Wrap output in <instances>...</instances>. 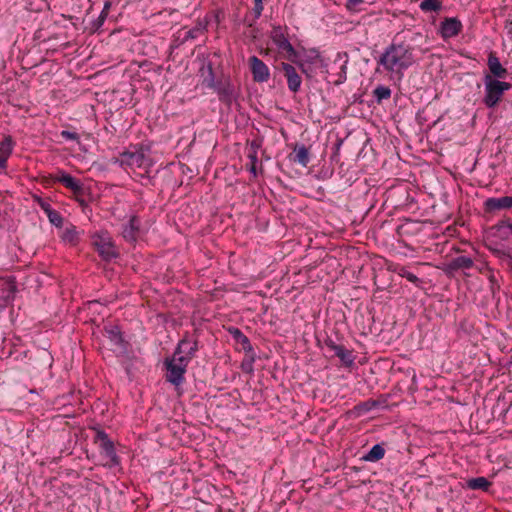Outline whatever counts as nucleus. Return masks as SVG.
Listing matches in <instances>:
<instances>
[{
    "label": "nucleus",
    "instance_id": "ea45409f",
    "mask_svg": "<svg viewBox=\"0 0 512 512\" xmlns=\"http://www.w3.org/2000/svg\"><path fill=\"white\" fill-rule=\"evenodd\" d=\"M46 216L52 225L56 226L57 228H62L63 217L61 216V214L58 211H56V210L50 211L49 214H47Z\"/></svg>",
    "mask_w": 512,
    "mask_h": 512
},
{
    "label": "nucleus",
    "instance_id": "58836bf2",
    "mask_svg": "<svg viewBox=\"0 0 512 512\" xmlns=\"http://www.w3.org/2000/svg\"><path fill=\"white\" fill-rule=\"evenodd\" d=\"M293 154H295L293 160H306L308 158V154H309L308 148L303 144L297 145L294 148L293 153L290 154V156H292Z\"/></svg>",
    "mask_w": 512,
    "mask_h": 512
},
{
    "label": "nucleus",
    "instance_id": "6e6552de",
    "mask_svg": "<svg viewBox=\"0 0 512 512\" xmlns=\"http://www.w3.org/2000/svg\"><path fill=\"white\" fill-rule=\"evenodd\" d=\"M211 89L217 93L219 101L223 103L227 108H231L232 103L239 97L238 90L232 84L229 78L225 80H218V83L215 84V87H212Z\"/></svg>",
    "mask_w": 512,
    "mask_h": 512
},
{
    "label": "nucleus",
    "instance_id": "1a4fd4ad",
    "mask_svg": "<svg viewBox=\"0 0 512 512\" xmlns=\"http://www.w3.org/2000/svg\"><path fill=\"white\" fill-rule=\"evenodd\" d=\"M299 165L300 168L297 169V173L302 174H311L313 177L317 179H327L332 176L334 168L332 167V162H323V165L320 167L321 162L317 164H313L308 166L309 162H294Z\"/></svg>",
    "mask_w": 512,
    "mask_h": 512
},
{
    "label": "nucleus",
    "instance_id": "4468645a",
    "mask_svg": "<svg viewBox=\"0 0 512 512\" xmlns=\"http://www.w3.org/2000/svg\"><path fill=\"white\" fill-rule=\"evenodd\" d=\"M17 292L15 278L12 276L0 275V301L7 305L14 301Z\"/></svg>",
    "mask_w": 512,
    "mask_h": 512
},
{
    "label": "nucleus",
    "instance_id": "79ce46f5",
    "mask_svg": "<svg viewBox=\"0 0 512 512\" xmlns=\"http://www.w3.org/2000/svg\"><path fill=\"white\" fill-rule=\"evenodd\" d=\"M258 162H250V163H247L245 168L246 170H248L251 175L256 178L257 175H258V166H257ZM260 164V171H262V162H259Z\"/></svg>",
    "mask_w": 512,
    "mask_h": 512
},
{
    "label": "nucleus",
    "instance_id": "bf43d9fd",
    "mask_svg": "<svg viewBox=\"0 0 512 512\" xmlns=\"http://www.w3.org/2000/svg\"><path fill=\"white\" fill-rule=\"evenodd\" d=\"M255 2H264L265 0H254Z\"/></svg>",
    "mask_w": 512,
    "mask_h": 512
},
{
    "label": "nucleus",
    "instance_id": "4d7b16f0",
    "mask_svg": "<svg viewBox=\"0 0 512 512\" xmlns=\"http://www.w3.org/2000/svg\"><path fill=\"white\" fill-rule=\"evenodd\" d=\"M506 28L508 29V33H512V28H508V26H506Z\"/></svg>",
    "mask_w": 512,
    "mask_h": 512
},
{
    "label": "nucleus",
    "instance_id": "5fc2aeb1",
    "mask_svg": "<svg viewBox=\"0 0 512 512\" xmlns=\"http://www.w3.org/2000/svg\"><path fill=\"white\" fill-rule=\"evenodd\" d=\"M7 168V162H0V170H5Z\"/></svg>",
    "mask_w": 512,
    "mask_h": 512
},
{
    "label": "nucleus",
    "instance_id": "423d86ee",
    "mask_svg": "<svg viewBox=\"0 0 512 512\" xmlns=\"http://www.w3.org/2000/svg\"><path fill=\"white\" fill-rule=\"evenodd\" d=\"M92 245L95 247L100 257L105 261H110L119 256L112 237L107 231L94 233L92 235Z\"/></svg>",
    "mask_w": 512,
    "mask_h": 512
},
{
    "label": "nucleus",
    "instance_id": "412c9836",
    "mask_svg": "<svg viewBox=\"0 0 512 512\" xmlns=\"http://www.w3.org/2000/svg\"><path fill=\"white\" fill-rule=\"evenodd\" d=\"M487 65L490 71L489 76L497 80L506 78L508 71L502 66L495 52L491 51L489 53Z\"/></svg>",
    "mask_w": 512,
    "mask_h": 512
},
{
    "label": "nucleus",
    "instance_id": "7c9ffc66",
    "mask_svg": "<svg viewBox=\"0 0 512 512\" xmlns=\"http://www.w3.org/2000/svg\"><path fill=\"white\" fill-rule=\"evenodd\" d=\"M206 30L205 26H202L200 23L198 25H196L195 27L187 30V31H184L183 33V40L186 42H188L189 40H194L196 38H198L201 34L204 33V31Z\"/></svg>",
    "mask_w": 512,
    "mask_h": 512
},
{
    "label": "nucleus",
    "instance_id": "cd10ccee",
    "mask_svg": "<svg viewBox=\"0 0 512 512\" xmlns=\"http://www.w3.org/2000/svg\"><path fill=\"white\" fill-rule=\"evenodd\" d=\"M491 483L485 477L471 478L466 481V487L472 490L487 491Z\"/></svg>",
    "mask_w": 512,
    "mask_h": 512
},
{
    "label": "nucleus",
    "instance_id": "0eeeda50",
    "mask_svg": "<svg viewBox=\"0 0 512 512\" xmlns=\"http://www.w3.org/2000/svg\"><path fill=\"white\" fill-rule=\"evenodd\" d=\"M93 430L95 431L94 443L98 444L101 454L105 455L113 465H118L120 461L114 442L104 430L99 428H93Z\"/></svg>",
    "mask_w": 512,
    "mask_h": 512
},
{
    "label": "nucleus",
    "instance_id": "393cba45",
    "mask_svg": "<svg viewBox=\"0 0 512 512\" xmlns=\"http://www.w3.org/2000/svg\"><path fill=\"white\" fill-rule=\"evenodd\" d=\"M229 332L234 338V340L237 343L241 344L244 352H251V350H254L249 338L245 334H243V332L240 329L230 328Z\"/></svg>",
    "mask_w": 512,
    "mask_h": 512
},
{
    "label": "nucleus",
    "instance_id": "7ed1b4c3",
    "mask_svg": "<svg viewBox=\"0 0 512 512\" xmlns=\"http://www.w3.org/2000/svg\"><path fill=\"white\" fill-rule=\"evenodd\" d=\"M189 363L183 358H179L173 354L172 357L166 358L164 366L166 368L165 379L178 390L185 382V373Z\"/></svg>",
    "mask_w": 512,
    "mask_h": 512
},
{
    "label": "nucleus",
    "instance_id": "ddd939ff",
    "mask_svg": "<svg viewBox=\"0 0 512 512\" xmlns=\"http://www.w3.org/2000/svg\"><path fill=\"white\" fill-rule=\"evenodd\" d=\"M248 62L254 82L264 83L269 80V68L261 59H259L257 56H251Z\"/></svg>",
    "mask_w": 512,
    "mask_h": 512
},
{
    "label": "nucleus",
    "instance_id": "a19ab883",
    "mask_svg": "<svg viewBox=\"0 0 512 512\" xmlns=\"http://www.w3.org/2000/svg\"><path fill=\"white\" fill-rule=\"evenodd\" d=\"M325 345L327 348H329L331 351L334 352L335 356L338 357L342 349L344 348L343 345L336 344L332 339L328 338L325 340Z\"/></svg>",
    "mask_w": 512,
    "mask_h": 512
},
{
    "label": "nucleus",
    "instance_id": "39448f33",
    "mask_svg": "<svg viewBox=\"0 0 512 512\" xmlns=\"http://www.w3.org/2000/svg\"><path fill=\"white\" fill-rule=\"evenodd\" d=\"M484 82L486 94L483 101L488 108L494 107L500 101L504 91L511 88L510 83L499 81L489 75H485Z\"/></svg>",
    "mask_w": 512,
    "mask_h": 512
},
{
    "label": "nucleus",
    "instance_id": "8fccbe9b",
    "mask_svg": "<svg viewBox=\"0 0 512 512\" xmlns=\"http://www.w3.org/2000/svg\"><path fill=\"white\" fill-rule=\"evenodd\" d=\"M92 167H95L96 170L98 171H102L103 170V166L100 162H93V165L89 168V170L92 169Z\"/></svg>",
    "mask_w": 512,
    "mask_h": 512
},
{
    "label": "nucleus",
    "instance_id": "a878e982",
    "mask_svg": "<svg viewBox=\"0 0 512 512\" xmlns=\"http://www.w3.org/2000/svg\"><path fill=\"white\" fill-rule=\"evenodd\" d=\"M385 455V449L383 444H375L371 449L361 457V460L366 462H377L381 460Z\"/></svg>",
    "mask_w": 512,
    "mask_h": 512
},
{
    "label": "nucleus",
    "instance_id": "a211bd4d",
    "mask_svg": "<svg viewBox=\"0 0 512 512\" xmlns=\"http://www.w3.org/2000/svg\"><path fill=\"white\" fill-rule=\"evenodd\" d=\"M199 76L201 77L202 86L211 89L215 87L218 80L215 79V72L211 61L204 60L199 68Z\"/></svg>",
    "mask_w": 512,
    "mask_h": 512
},
{
    "label": "nucleus",
    "instance_id": "a18cd8bd",
    "mask_svg": "<svg viewBox=\"0 0 512 512\" xmlns=\"http://www.w3.org/2000/svg\"><path fill=\"white\" fill-rule=\"evenodd\" d=\"M182 37L183 36H181V31H179L178 35L173 39L170 48L176 49V48L180 47L181 45L185 44V41L183 40Z\"/></svg>",
    "mask_w": 512,
    "mask_h": 512
},
{
    "label": "nucleus",
    "instance_id": "4be33fe9",
    "mask_svg": "<svg viewBox=\"0 0 512 512\" xmlns=\"http://www.w3.org/2000/svg\"><path fill=\"white\" fill-rule=\"evenodd\" d=\"M140 222L136 216L130 217L127 223L123 224L121 234L127 242H135L138 237Z\"/></svg>",
    "mask_w": 512,
    "mask_h": 512
},
{
    "label": "nucleus",
    "instance_id": "13d9d810",
    "mask_svg": "<svg viewBox=\"0 0 512 512\" xmlns=\"http://www.w3.org/2000/svg\"><path fill=\"white\" fill-rule=\"evenodd\" d=\"M345 162H341L340 169H343Z\"/></svg>",
    "mask_w": 512,
    "mask_h": 512
},
{
    "label": "nucleus",
    "instance_id": "2f4dec72",
    "mask_svg": "<svg viewBox=\"0 0 512 512\" xmlns=\"http://www.w3.org/2000/svg\"><path fill=\"white\" fill-rule=\"evenodd\" d=\"M373 95L376 101L381 103L383 100L391 97V89L387 86L379 85L374 89Z\"/></svg>",
    "mask_w": 512,
    "mask_h": 512
},
{
    "label": "nucleus",
    "instance_id": "4c0bfd02",
    "mask_svg": "<svg viewBox=\"0 0 512 512\" xmlns=\"http://www.w3.org/2000/svg\"><path fill=\"white\" fill-rule=\"evenodd\" d=\"M263 9H264V6H263L262 2H255L254 1V7H253L254 18L250 21L248 19V17L245 16L244 23L248 27H252L253 26V22L261 16V14L263 12Z\"/></svg>",
    "mask_w": 512,
    "mask_h": 512
},
{
    "label": "nucleus",
    "instance_id": "f03ea898",
    "mask_svg": "<svg viewBox=\"0 0 512 512\" xmlns=\"http://www.w3.org/2000/svg\"><path fill=\"white\" fill-rule=\"evenodd\" d=\"M485 244L508 272L512 271V222L500 220L485 232Z\"/></svg>",
    "mask_w": 512,
    "mask_h": 512
},
{
    "label": "nucleus",
    "instance_id": "c9c22d12",
    "mask_svg": "<svg viewBox=\"0 0 512 512\" xmlns=\"http://www.w3.org/2000/svg\"><path fill=\"white\" fill-rule=\"evenodd\" d=\"M338 358L341 360L342 364L346 367H351L354 365L355 357L351 350L346 349L345 347L342 349Z\"/></svg>",
    "mask_w": 512,
    "mask_h": 512
},
{
    "label": "nucleus",
    "instance_id": "e433bc0d",
    "mask_svg": "<svg viewBox=\"0 0 512 512\" xmlns=\"http://www.w3.org/2000/svg\"><path fill=\"white\" fill-rule=\"evenodd\" d=\"M420 8L425 12L439 11L442 8V3L439 0H423L420 3Z\"/></svg>",
    "mask_w": 512,
    "mask_h": 512
},
{
    "label": "nucleus",
    "instance_id": "3c124183",
    "mask_svg": "<svg viewBox=\"0 0 512 512\" xmlns=\"http://www.w3.org/2000/svg\"><path fill=\"white\" fill-rule=\"evenodd\" d=\"M259 147H260V144L256 140H254V141L251 142V146H250L249 150H256L257 151V149Z\"/></svg>",
    "mask_w": 512,
    "mask_h": 512
},
{
    "label": "nucleus",
    "instance_id": "473e14b6",
    "mask_svg": "<svg viewBox=\"0 0 512 512\" xmlns=\"http://www.w3.org/2000/svg\"><path fill=\"white\" fill-rule=\"evenodd\" d=\"M61 238L64 242L72 244L76 243L78 241V232L76 227L73 225L66 227Z\"/></svg>",
    "mask_w": 512,
    "mask_h": 512
},
{
    "label": "nucleus",
    "instance_id": "864d4df0",
    "mask_svg": "<svg viewBox=\"0 0 512 512\" xmlns=\"http://www.w3.org/2000/svg\"><path fill=\"white\" fill-rule=\"evenodd\" d=\"M284 163H285V162H277V166H278L280 169L284 170V168H283V164H284ZM286 163H287V164H292L293 162H286Z\"/></svg>",
    "mask_w": 512,
    "mask_h": 512
},
{
    "label": "nucleus",
    "instance_id": "f8f14e48",
    "mask_svg": "<svg viewBox=\"0 0 512 512\" xmlns=\"http://www.w3.org/2000/svg\"><path fill=\"white\" fill-rule=\"evenodd\" d=\"M278 69L283 72L287 81L288 89L292 93L299 92L302 84V78L296 68L292 64L281 62Z\"/></svg>",
    "mask_w": 512,
    "mask_h": 512
},
{
    "label": "nucleus",
    "instance_id": "052dcab7",
    "mask_svg": "<svg viewBox=\"0 0 512 512\" xmlns=\"http://www.w3.org/2000/svg\"><path fill=\"white\" fill-rule=\"evenodd\" d=\"M494 167H495V165H494V164H491V165H490V168H491V169H494Z\"/></svg>",
    "mask_w": 512,
    "mask_h": 512
},
{
    "label": "nucleus",
    "instance_id": "f257e3e1",
    "mask_svg": "<svg viewBox=\"0 0 512 512\" xmlns=\"http://www.w3.org/2000/svg\"><path fill=\"white\" fill-rule=\"evenodd\" d=\"M427 39V35L411 29L398 32L378 58L377 65L382 66L386 72L395 73L401 78L403 71L416 62L415 53L419 51L421 54H425L428 51V48H423Z\"/></svg>",
    "mask_w": 512,
    "mask_h": 512
},
{
    "label": "nucleus",
    "instance_id": "c03bdc74",
    "mask_svg": "<svg viewBox=\"0 0 512 512\" xmlns=\"http://www.w3.org/2000/svg\"><path fill=\"white\" fill-rule=\"evenodd\" d=\"M294 63H297L299 68L301 69V72L306 75V77L311 78L312 77V68L310 65H307L303 62H297L295 60Z\"/></svg>",
    "mask_w": 512,
    "mask_h": 512
},
{
    "label": "nucleus",
    "instance_id": "de8ad7c7",
    "mask_svg": "<svg viewBox=\"0 0 512 512\" xmlns=\"http://www.w3.org/2000/svg\"><path fill=\"white\" fill-rule=\"evenodd\" d=\"M362 2H363V0H346V8L348 10H353V9H355L356 6H358Z\"/></svg>",
    "mask_w": 512,
    "mask_h": 512
},
{
    "label": "nucleus",
    "instance_id": "37998d69",
    "mask_svg": "<svg viewBox=\"0 0 512 512\" xmlns=\"http://www.w3.org/2000/svg\"><path fill=\"white\" fill-rule=\"evenodd\" d=\"M61 136L65 139L76 141L77 144L80 145L79 134L76 132L63 130V131H61Z\"/></svg>",
    "mask_w": 512,
    "mask_h": 512
},
{
    "label": "nucleus",
    "instance_id": "72a5a7b5",
    "mask_svg": "<svg viewBox=\"0 0 512 512\" xmlns=\"http://www.w3.org/2000/svg\"><path fill=\"white\" fill-rule=\"evenodd\" d=\"M398 275L407 279L409 282L413 283L416 287H419L422 281L412 272H410L406 267H400L397 271Z\"/></svg>",
    "mask_w": 512,
    "mask_h": 512
},
{
    "label": "nucleus",
    "instance_id": "9d476101",
    "mask_svg": "<svg viewBox=\"0 0 512 512\" xmlns=\"http://www.w3.org/2000/svg\"><path fill=\"white\" fill-rule=\"evenodd\" d=\"M199 349L198 340L193 336L186 334L177 344L174 355L183 358L190 363V361L196 356Z\"/></svg>",
    "mask_w": 512,
    "mask_h": 512
},
{
    "label": "nucleus",
    "instance_id": "b1692460",
    "mask_svg": "<svg viewBox=\"0 0 512 512\" xmlns=\"http://www.w3.org/2000/svg\"><path fill=\"white\" fill-rule=\"evenodd\" d=\"M110 8H111V2L109 0H107L104 3V7H103L100 15L95 20L91 21L90 27L88 28L90 33H95L102 27V25L104 24V22L108 16Z\"/></svg>",
    "mask_w": 512,
    "mask_h": 512
},
{
    "label": "nucleus",
    "instance_id": "c756f323",
    "mask_svg": "<svg viewBox=\"0 0 512 512\" xmlns=\"http://www.w3.org/2000/svg\"><path fill=\"white\" fill-rule=\"evenodd\" d=\"M13 140L11 136L5 137L0 143V160H8L12 152Z\"/></svg>",
    "mask_w": 512,
    "mask_h": 512
},
{
    "label": "nucleus",
    "instance_id": "09e8293b",
    "mask_svg": "<svg viewBox=\"0 0 512 512\" xmlns=\"http://www.w3.org/2000/svg\"><path fill=\"white\" fill-rule=\"evenodd\" d=\"M247 158H248V160H258L257 151L256 150H249Z\"/></svg>",
    "mask_w": 512,
    "mask_h": 512
},
{
    "label": "nucleus",
    "instance_id": "9b49d317",
    "mask_svg": "<svg viewBox=\"0 0 512 512\" xmlns=\"http://www.w3.org/2000/svg\"><path fill=\"white\" fill-rule=\"evenodd\" d=\"M103 335L109 340L113 351L125 354L128 350V342L125 341L120 328L116 325L105 326Z\"/></svg>",
    "mask_w": 512,
    "mask_h": 512
},
{
    "label": "nucleus",
    "instance_id": "dca6fc26",
    "mask_svg": "<svg viewBox=\"0 0 512 512\" xmlns=\"http://www.w3.org/2000/svg\"><path fill=\"white\" fill-rule=\"evenodd\" d=\"M462 23L456 17L445 18L439 27L441 37L446 40L457 36L462 31Z\"/></svg>",
    "mask_w": 512,
    "mask_h": 512
},
{
    "label": "nucleus",
    "instance_id": "6e6d98bb",
    "mask_svg": "<svg viewBox=\"0 0 512 512\" xmlns=\"http://www.w3.org/2000/svg\"><path fill=\"white\" fill-rule=\"evenodd\" d=\"M412 382H413V383H416V374H415V373L413 374Z\"/></svg>",
    "mask_w": 512,
    "mask_h": 512
},
{
    "label": "nucleus",
    "instance_id": "2eb2a0df",
    "mask_svg": "<svg viewBox=\"0 0 512 512\" xmlns=\"http://www.w3.org/2000/svg\"><path fill=\"white\" fill-rule=\"evenodd\" d=\"M152 142L143 141L137 144H131L125 151L121 153V156L129 157L136 160H145L151 154Z\"/></svg>",
    "mask_w": 512,
    "mask_h": 512
},
{
    "label": "nucleus",
    "instance_id": "f3484780",
    "mask_svg": "<svg viewBox=\"0 0 512 512\" xmlns=\"http://www.w3.org/2000/svg\"><path fill=\"white\" fill-rule=\"evenodd\" d=\"M474 265V262L472 258L468 256H457L453 259H451L449 262H447L444 265L443 271L449 275L453 276L456 272L459 270H466L472 268Z\"/></svg>",
    "mask_w": 512,
    "mask_h": 512
},
{
    "label": "nucleus",
    "instance_id": "f704fd0d",
    "mask_svg": "<svg viewBox=\"0 0 512 512\" xmlns=\"http://www.w3.org/2000/svg\"><path fill=\"white\" fill-rule=\"evenodd\" d=\"M169 165L171 166H174L176 165L178 170L184 175L187 177V179H192L195 175V169L188 166L186 163L184 162H169Z\"/></svg>",
    "mask_w": 512,
    "mask_h": 512
},
{
    "label": "nucleus",
    "instance_id": "6ab92c4d",
    "mask_svg": "<svg viewBox=\"0 0 512 512\" xmlns=\"http://www.w3.org/2000/svg\"><path fill=\"white\" fill-rule=\"evenodd\" d=\"M449 166H445L444 169L449 172L454 179H463L465 175L471 174L476 170L478 162H462V165H456L455 163L449 162Z\"/></svg>",
    "mask_w": 512,
    "mask_h": 512
},
{
    "label": "nucleus",
    "instance_id": "5701e85b",
    "mask_svg": "<svg viewBox=\"0 0 512 512\" xmlns=\"http://www.w3.org/2000/svg\"><path fill=\"white\" fill-rule=\"evenodd\" d=\"M57 180L62 183L66 188H69L73 192H80L82 190V184L79 180L72 177L70 174L65 172H59Z\"/></svg>",
    "mask_w": 512,
    "mask_h": 512
},
{
    "label": "nucleus",
    "instance_id": "c85d7f7f",
    "mask_svg": "<svg viewBox=\"0 0 512 512\" xmlns=\"http://www.w3.org/2000/svg\"><path fill=\"white\" fill-rule=\"evenodd\" d=\"M118 163H119V166L126 171L131 169L132 171L135 172V169L139 168V169H144L145 173H149L148 168L151 167L154 162H118Z\"/></svg>",
    "mask_w": 512,
    "mask_h": 512
},
{
    "label": "nucleus",
    "instance_id": "603ef678",
    "mask_svg": "<svg viewBox=\"0 0 512 512\" xmlns=\"http://www.w3.org/2000/svg\"><path fill=\"white\" fill-rule=\"evenodd\" d=\"M312 52H315V53H316V55H315V57H314V58H312V59L310 60V63H313V62H315V60H317V59H320V58H321L320 54H319L316 50H312Z\"/></svg>",
    "mask_w": 512,
    "mask_h": 512
},
{
    "label": "nucleus",
    "instance_id": "bb28decb",
    "mask_svg": "<svg viewBox=\"0 0 512 512\" xmlns=\"http://www.w3.org/2000/svg\"><path fill=\"white\" fill-rule=\"evenodd\" d=\"M245 357L243 358L240 368L241 370L249 375L254 373V363L256 361V353L255 350H251V352H244Z\"/></svg>",
    "mask_w": 512,
    "mask_h": 512
},
{
    "label": "nucleus",
    "instance_id": "aec40b11",
    "mask_svg": "<svg viewBox=\"0 0 512 512\" xmlns=\"http://www.w3.org/2000/svg\"><path fill=\"white\" fill-rule=\"evenodd\" d=\"M509 208H512V196L491 197L484 202V209L489 213Z\"/></svg>",
    "mask_w": 512,
    "mask_h": 512
},
{
    "label": "nucleus",
    "instance_id": "20e7f679",
    "mask_svg": "<svg viewBox=\"0 0 512 512\" xmlns=\"http://www.w3.org/2000/svg\"><path fill=\"white\" fill-rule=\"evenodd\" d=\"M273 43L277 46L281 53H285V58L288 61L295 62L298 57V52L291 44L286 26H273L270 35Z\"/></svg>",
    "mask_w": 512,
    "mask_h": 512
},
{
    "label": "nucleus",
    "instance_id": "49530a36",
    "mask_svg": "<svg viewBox=\"0 0 512 512\" xmlns=\"http://www.w3.org/2000/svg\"><path fill=\"white\" fill-rule=\"evenodd\" d=\"M38 204L40 206V208L44 211V213L47 215L49 214L50 211H53L54 209L52 208V206L50 205L49 202H47L46 200H43V199H39L38 200Z\"/></svg>",
    "mask_w": 512,
    "mask_h": 512
}]
</instances>
